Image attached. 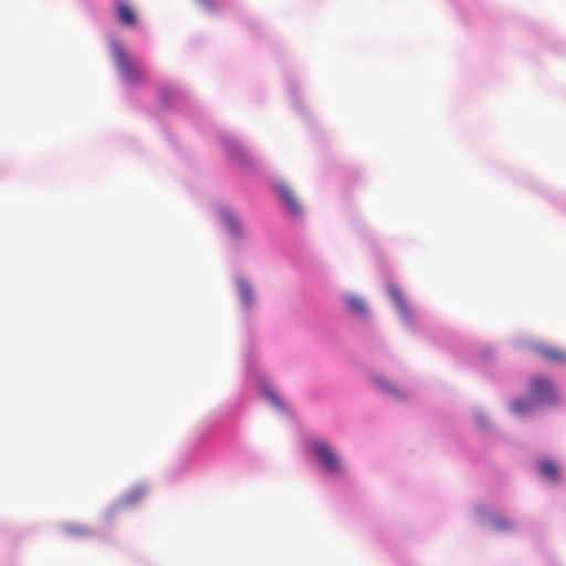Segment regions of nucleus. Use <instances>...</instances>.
Here are the masks:
<instances>
[{
	"label": "nucleus",
	"instance_id": "1",
	"mask_svg": "<svg viewBox=\"0 0 566 566\" xmlns=\"http://www.w3.org/2000/svg\"><path fill=\"white\" fill-rule=\"evenodd\" d=\"M112 55L125 81L128 83H137L142 80V73L132 62L129 55L119 43L112 44Z\"/></svg>",
	"mask_w": 566,
	"mask_h": 566
},
{
	"label": "nucleus",
	"instance_id": "2",
	"mask_svg": "<svg viewBox=\"0 0 566 566\" xmlns=\"http://www.w3.org/2000/svg\"><path fill=\"white\" fill-rule=\"evenodd\" d=\"M311 449L323 467L331 473L340 472V463L335 451L323 441H314Z\"/></svg>",
	"mask_w": 566,
	"mask_h": 566
},
{
	"label": "nucleus",
	"instance_id": "3",
	"mask_svg": "<svg viewBox=\"0 0 566 566\" xmlns=\"http://www.w3.org/2000/svg\"><path fill=\"white\" fill-rule=\"evenodd\" d=\"M530 394L536 403H549L555 399L554 385L541 376L531 380Z\"/></svg>",
	"mask_w": 566,
	"mask_h": 566
},
{
	"label": "nucleus",
	"instance_id": "4",
	"mask_svg": "<svg viewBox=\"0 0 566 566\" xmlns=\"http://www.w3.org/2000/svg\"><path fill=\"white\" fill-rule=\"evenodd\" d=\"M276 190L284 206L291 213H301L302 205L295 196L294 191L287 185L280 184L277 185Z\"/></svg>",
	"mask_w": 566,
	"mask_h": 566
},
{
	"label": "nucleus",
	"instance_id": "5",
	"mask_svg": "<svg viewBox=\"0 0 566 566\" xmlns=\"http://www.w3.org/2000/svg\"><path fill=\"white\" fill-rule=\"evenodd\" d=\"M536 353L545 358L546 360L554 364H564L566 363V353L556 347H552L548 345H539L535 348Z\"/></svg>",
	"mask_w": 566,
	"mask_h": 566
},
{
	"label": "nucleus",
	"instance_id": "6",
	"mask_svg": "<svg viewBox=\"0 0 566 566\" xmlns=\"http://www.w3.org/2000/svg\"><path fill=\"white\" fill-rule=\"evenodd\" d=\"M116 11L119 21L125 25H134L136 22V14L132 7L125 2H118L116 4Z\"/></svg>",
	"mask_w": 566,
	"mask_h": 566
},
{
	"label": "nucleus",
	"instance_id": "7",
	"mask_svg": "<svg viewBox=\"0 0 566 566\" xmlns=\"http://www.w3.org/2000/svg\"><path fill=\"white\" fill-rule=\"evenodd\" d=\"M536 402L531 399H516L511 403V409L515 415L522 416L532 411L536 407Z\"/></svg>",
	"mask_w": 566,
	"mask_h": 566
},
{
	"label": "nucleus",
	"instance_id": "8",
	"mask_svg": "<svg viewBox=\"0 0 566 566\" xmlns=\"http://www.w3.org/2000/svg\"><path fill=\"white\" fill-rule=\"evenodd\" d=\"M389 294H390L392 301L395 302L397 308L399 310V312L403 316H407L409 314V307H408V304H407L402 293L400 292V290L397 286H390Z\"/></svg>",
	"mask_w": 566,
	"mask_h": 566
},
{
	"label": "nucleus",
	"instance_id": "9",
	"mask_svg": "<svg viewBox=\"0 0 566 566\" xmlns=\"http://www.w3.org/2000/svg\"><path fill=\"white\" fill-rule=\"evenodd\" d=\"M539 471L541 473L552 480H556L558 476V468L551 460H543L539 462Z\"/></svg>",
	"mask_w": 566,
	"mask_h": 566
},
{
	"label": "nucleus",
	"instance_id": "10",
	"mask_svg": "<svg viewBox=\"0 0 566 566\" xmlns=\"http://www.w3.org/2000/svg\"><path fill=\"white\" fill-rule=\"evenodd\" d=\"M238 289L241 300L249 306L252 304L253 292L250 284L245 281L238 282Z\"/></svg>",
	"mask_w": 566,
	"mask_h": 566
},
{
	"label": "nucleus",
	"instance_id": "11",
	"mask_svg": "<svg viewBox=\"0 0 566 566\" xmlns=\"http://www.w3.org/2000/svg\"><path fill=\"white\" fill-rule=\"evenodd\" d=\"M347 304H348L349 308L358 315H365L367 313L365 302L359 297H356V296L348 297Z\"/></svg>",
	"mask_w": 566,
	"mask_h": 566
},
{
	"label": "nucleus",
	"instance_id": "12",
	"mask_svg": "<svg viewBox=\"0 0 566 566\" xmlns=\"http://www.w3.org/2000/svg\"><path fill=\"white\" fill-rule=\"evenodd\" d=\"M144 492L142 489H133L128 491L122 500L123 505H130L142 499Z\"/></svg>",
	"mask_w": 566,
	"mask_h": 566
},
{
	"label": "nucleus",
	"instance_id": "13",
	"mask_svg": "<svg viewBox=\"0 0 566 566\" xmlns=\"http://www.w3.org/2000/svg\"><path fill=\"white\" fill-rule=\"evenodd\" d=\"M224 222L229 230L234 234L240 233V223L231 213H224Z\"/></svg>",
	"mask_w": 566,
	"mask_h": 566
},
{
	"label": "nucleus",
	"instance_id": "14",
	"mask_svg": "<svg viewBox=\"0 0 566 566\" xmlns=\"http://www.w3.org/2000/svg\"><path fill=\"white\" fill-rule=\"evenodd\" d=\"M262 391L264 394V396L276 407H282V401L280 399V397L274 392V390L268 386V385H264L262 387Z\"/></svg>",
	"mask_w": 566,
	"mask_h": 566
},
{
	"label": "nucleus",
	"instance_id": "15",
	"mask_svg": "<svg viewBox=\"0 0 566 566\" xmlns=\"http://www.w3.org/2000/svg\"><path fill=\"white\" fill-rule=\"evenodd\" d=\"M376 384L382 388L384 390H386L387 392L391 394V395H398V389H396L392 385H390L388 381H386L385 379H377L376 380Z\"/></svg>",
	"mask_w": 566,
	"mask_h": 566
},
{
	"label": "nucleus",
	"instance_id": "16",
	"mask_svg": "<svg viewBox=\"0 0 566 566\" xmlns=\"http://www.w3.org/2000/svg\"><path fill=\"white\" fill-rule=\"evenodd\" d=\"M493 523H494V526L501 531H506V530H510V527H511L510 522L505 518H497Z\"/></svg>",
	"mask_w": 566,
	"mask_h": 566
},
{
	"label": "nucleus",
	"instance_id": "17",
	"mask_svg": "<svg viewBox=\"0 0 566 566\" xmlns=\"http://www.w3.org/2000/svg\"><path fill=\"white\" fill-rule=\"evenodd\" d=\"M69 532L74 535H88L90 531L84 526H71Z\"/></svg>",
	"mask_w": 566,
	"mask_h": 566
},
{
	"label": "nucleus",
	"instance_id": "18",
	"mask_svg": "<svg viewBox=\"0 0 566 566\" xmlns=\"http://www.w3.org/2000/svg\"><path fill=\"white\" fill-rule=\"evenodd\" d=\"M196 1L199 2L202 7H205L208 10H211L214 7L212 0H196Z\"/></svg>",
	"mask_w": 566,
	"mask_h": 566
}]
</instances>
